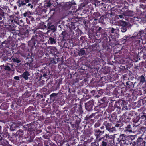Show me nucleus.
Returning <instances> with one entry per match:
<instances>
[{
  "label": "nucleus",
  "instance_id": "1",
  "mask_svg": "<svg viewBox=\"0 0 146 146\" xmlns=\"http://www.w3.org/2000/svg\"><path fill=\"white\" fill-rule=\"evenodd\" d=\"M117 23L118 25L122 27L126 26L127 25V23L123 20H119L117 21Z\"/></svg>",
  "mask_w": 146,
  "mask_h": 146
},
{
  "label": "nucleus",
  "instance_id": "2",
  "mask_svg": "<svg viewBox=\"0 0 146 146\" xmlns=\"http://www.w3.org/2000/svg\"><path fill=\"white\" fill-rule=\"evenodd\" d=\"M121 146H129V142L127 140H122L120 141Z\"/></svg>",
  "mask_w": 146,
  "mask_h": 146
},
{
  "label": "nucleus",
  "instance_id": "3",
  "mask_svg": "<svg viewBox=\"0 0 146 146\" xmlns=\"http://www.w3.org/2000/svg\"><path fill=\"white\" fill-rule=\"evenodd\" d=\"M29 75L28 72L27 71L25 72L22 75V77H23L26 80L28 79V76Z\"/></svg>",
  "mask_w": 146,
  "mask_h": 146
},
{
  "label": "nucleus",
  "instance_id": "4",
  "mask_svg": "<svg viewBox=\"0 0 146 146\" xmlns=\"http://www.w3.org/2000/svg\"><path fill=\"white\" fill-rule=\"evenodd\" d=\"M78 54L80 56H81L82 55L86 54L85 50L83 49H81L78 52Z\"/></svg>",
  "mask_w": 146,
  "mask_h": 146
},
{
  "label": "nucleus",
  "instance_id": "5",
  "mask_svg": "<svg viewBox=\"0 0 146 146\" xmlns=\"http://www.w3.org/2000/svg\"><path fill=\"white\" fill-rule=\"evenodd\" d=\"M12 60L13 62H16L17 63H19L21 62V61L18 59L17 57L12 58Z\"/></svg>",
  "mask_w": 146,
  "mask_h": 146
},
{
  "label": "nucleus",
  "instance_id": "6",
  "mask_svg": "<svg viewBox=\"0 0 146 146\" xmlns=\"http://www.w3.org/2000/svg\"><path fill=\"white\" fill-rule=\"evenodd\" d=\"M125 16V15L124 14H122L119 15H117L115 16V17L116 19H119V17L121 19L124 18Z\"/></svg>",
  "mask_w": 146,
  "mask_h": 146
},
{
  "label": "nucleus",
  "instance_id": "7",
  "mask_svg": "<svg viewBox=\"0 0 146 146\" xmlns=\"http://www.w3.org/2000/svg\"><path fill=\"white\" fill-rule=\"evenodd\" d=\"M140 79V82L142 83H143L145 81V77L143 76L142 75L139 77Z\"/></svg>",
  "mask_w": 146,
  "mask_h": 146
},
{
  "label": "nucleus",
  "instance_id": "8",
  "mask_svg": "<svg viewBox=\"0 0 146 146\" xmlns=\"http://www.w3.org/2000/svg\"><path fill=\"white\" fill-rule=\"evenodd\" d=\"M49 40L50 41V43L52 44L55 43L56 42L55 39L51 37L49 38Z\"/></svg>",
  "mask_w": 146,
  "mask_h": 146
},
{
  "label": "nucleus",
  "instance_id": "9",
  "mask_svg": "<svg viewBox=\"0 0 146 146\" xmlns=\"http://www.w3.org/2000/svg\"><path fill=\"white\" fill-rule=\"evenodd\" d=\"M48 28L51 29V30H53L54 32L55 31L56 29L54 25H52L51 26H50L48 27Z\"/></svg>",
  "mask_w": 146,
  "mask_h": 146
},
{
  "label": "nucleus",
  "instance_id": "10",
  "mask_svg": "<svg viewBox=\"0 0 146 146\" xmlns=\"http://www.w3.org/2000/svg\"><path fill=\"white\" fill-rule=\"evenodd\" d=\"M19 7H20L21 6V5L23 6V5H26L25 3H24V1H19Z\"/></svg>",
  "mask_w": 146,
  "mask_h": 146
},
{
  "label": "nucleus",
  "instance_id": "11",
  "mask_svg": "<svg viewBox=\"0 0 146 146\" xmlns=\"http://www.w3.org/2000/svg\"><path fill=\"white\" fill-rule=\"evenodd\" d=\"M127 28L126 27V26H123L121 28V31L122 32H125L127 30Z\"/></svg>",
  "mask_w": 146,
  "mask_h": 146
},
{
  "label": "nucleus",
  "instance_id": "12",
  "mask_svg": "<svg viewBox=\"0 0 146 146\" xmlns=\"http://www.w3.org/2000/svg\"><path fill=\"white\" fill-rule=\"evenodd\" d=\"M105 126L106 129L108 130V129L110 128V127H111V126L110 123H106V124H105Z\"/></svg>",
  "mask_w": 146,
  "mask_h": 146
},
{
  "label": "nucleus",
  "instance_id": "13",
  "mask_svg": "<svg viewBox=\"0 0 146 146\" xmlns=\"http://www.w3.org/2000/svg\"><path fill=\"white\" fill-rule=\"evenodd\" d=\"M110 132H113L115 131V128H110L107 130Z\"/></svg>",
  "mask_w": 146,
  "mask_h": 146
},
{
  "label": "nucleus",
  "instance_id": "14",
  "mask_svg": "<svg viewBox=\"0 0 146 146\" xmlns=\"http://www.w3.org/2000/svg\"><path fill=\"white\" fill-rule=\"evenodd\" d=\"M4 69L6 70H7L8 71H10L11 70V68L10 67L8 66H5V67L4 68Z\"/></svg>",
  "mask_w": 146,
  "mask_h": 146
},
{
  "label": "nucleus",
  "instance_id": "15",
  "mask_svg": "<svg viewBox=\"0 0 146 146\" xmlns=\"http://www.w3.org/2000/svg\"><path fill=\"white\" fill-rule=\"evenodd\" d=\"M140 145V146H145V142L144 141H142Z\"/></svg>",
  "mask_w": 146,
  "mask_h": 146
},
{
  "label": "nucleus",
  "instance_id": "16",
  "mask_svg": "<svg viewBox=\"0 0 146 146\" xmlns=\"http://www.w3.org/2000/svg\"><path fill=\"white\" fill-rule=\"evenodd\" d=\"M57 94L53 93L50 95V99L52 98V97L56 96Z\"/></svg>",
  "mask_w": 146,
  "mask_h": 146
},
{
  "label": "nucleus",
  "instance_id": "17",
  "mask_svg": "<svg viewBox=\"0 0 146 146\" xmlns=\"http://www.w3.org/2000/svg\"><path fill=\"white\" fill-rule=\"evenodd\" d=\"M107 142L105 141H102L101 144L103 146H106L107 145Z\"/></svg>",
  "mask_w": 146,
  "mask_h": 146
},
{
  "label": "nucleus",
  "instance_id": "18",
  "mask_svg": "<svg viewBox=\"0 0 146 146\" xmlns=\"http://www.w3.org/2000/svg\"><path fill=\"white\" fill-rule=\"evenodd\" d=\"M95 134L97 133H102V132L101 131L99 130H96V131H95Z\"/></svg>",
  "mask_w": 146,
  "mask_h": 146
},
{
  "label": "nucleus",
  "instance_id": "19",
  "mask_svg": "<svg viewBox=\"0 0 146 146\" xmlns=\"http://www.w3.org/2000/svg\"><path fill=\"white\" fill-rule=\"evenodd\" d=\"M96 135L97 137L98 138V137H100V135L101 134V133H96Z\"/></svg>",
  "mask_w": 146,
  "mask_h": 146
},
{
  "label": "nucleus",
  "instance_id": "20",
  "mask_svg": "<svg viewBox=\"0 0 146 146\" xmlns=\"http://www.w3.org/2000/svg\"><path fill=\"white\" fill-rule=\"evenodd\" d=\"M14 78L17 80H19V77L18 76H15Z\"/></svg>",
  "mask_w": 146,
  "mask_h": 146
},
{
  "label": "nucleus",
  "instance_id": "21",
  "mask_svg": "<svg viewBox=\"0 0 146 146\" xmlns=\"http://www.w3.org/2000/svg\"><path fill=\"white\" fill-rule=\"evenodd\" d=\"M27 12H26L24 13L23 15L24 16L26 17L27 16Z\"/></svg>",
  "mask_w": 146,
  "mask_h": 146
},
{
  "label": "nucleus",
  "instance_id": "22",
  "mask_svg": "<svg viewBox=\"0 0 146 146\" xmlns=\"http://www.w3.org/2000/svg\"><path fill=\"white\" fill-rule=\"evenodd\" d=\"M108 137V135L107 134H106L105 136L103 137V139H105V137H106V138Z\"/></svg>",
  "mask_w": 146,
  "mask_h": 146
},
{
  "label": "nucleus",
  "instance_id": "23",
  "mask_svg": "<svg viewBox=\"0 0 146 146\" xmlns=\"http://www.w3.org/2000/svg\"><path fill=\"white\" fill-rule=\"evenodd\" d=\"M114 30H115V29L113 28H112L111 29V32L112 33H113L114 31Z\"/></svg>",
  "mask_w": 146,
  "mask_h": 146
},
{
  "label": "nucleus",
  "instance_id": "24",
  "mask_svg": "<svg viewBox=\"0 0 146 146\" xmlns=\"http://www.w3.org/2000/svg\"><path fill=\"white\" fill-rule=\"evenodd\" d=\"M51 5V4L50 3H48L47 5V7H50Z\"/></svg>",
  "mask_w": 146,
  "mask_h": 146
},
{
  "label": "nucleus",
  "instance_id": "25",
  "mask_svg": "<svg viewBox=\"0 0 146 146\" xmlns=\"http://www.w3.org/2000/svg\"><path fill=\"white\" fill-rule=\"evenodd\" d=\"M25 1L26 3H28L29 1V0H25Z\"/></svg>",
  "mask_w": 146,
  "mask_h": 146
},
{
  "label": "nucleus",
  "instance_id": "26",
  "mask_svg": "<svg viewBox=\"0 0 146 146\" xmlns=\"http://www.w3.org/2000/svg\"><path fill=\"white\" fill-rule=\"evenodd\" d=\"M85 1L86 2H85V3H86V4H87L88 3V2H86V0H84V2H85Z\"/></svg>",
  "mask_w": 146,
  "mask_h": 146
},
{
  "label": "nucleus",
  "instance_id": "27",
  "mask_svg": "<svg viewBox=\"0 0 146 146\" xmlns=\"http://www.w3.org/2000/svg\"><path fill=\"white\" fill-rule=\"evenodd\" d=\"M46 76V74H43V76L44 77H45Z\"/></svg>",
  "mask_w": 146,
  "mask_h": 146
},
{
  "label": "nucleus",
  "instance_id": "28",
  "mask_svg": "<svg viewBox=\"0 0 146 146\" xmlns=\"http://www.w3.org/2000/svg\"><path fill=\"white\" fill-rule=\"evenodd\" d=\"M104 126H102L101 127V129H104Z\"/></svg>",
  "mask_w": 146,
  "mask_h": 146
},
{
  "label": "nucleus",
  "instance_id": "29",
  "mask_svg": "<svg viewBox=\"0 0 146 146\" xmlns=\"http://www.w3.org/2000/svg\"><path fill=\"white\" fill-rule=\"evenodd\" d=\"M30 5H31V4L30 3H29L28 4V6H30Z\"/></svg>",
  "mask_w": 146,
  "mask_h": 146
},
{
  "label": "nucleus",
  "instance_id": "30",
  "mask_svg": "<svg viewBox=\"0 0 146 146\" xmlns=\"http://www.w3.org/2000/svg\"><path fill=\"white\" fill-rule=\"evenodd\" d=\"M1 127L0 126V132L1 131Z\"/></svg>",
  "mask_w": 146,
  "mask_h": 146
},
{
  "label": "nucleus",
  "instance_id": "31",
  "mask_svg": "<svg viewBox=\"0 0 146 146\" xmlns=\"http://www.w3.org/2000/svg\"><path fill=\"white\" fill-rule=\"evenodd\" d=\"M126 85H129V84H128V83L127 82H126Z\"/></svg>",
  "mask_w": 146,
  "mask_h": 146
},
{
  "label": "nucleus",
  "instance_id": "32",
  "mask_svg": "<svg viewBox=\"0 0 146 146\" xmlns=\"http://www.w3.org/2000/svg\"><path fill=\"white\" fill-rule=\"evenodd\" d=\"M33 5H31V8H32L33 7Z\"/></svg>",
  "mask_w": 146,
  "mask_h": 146
},
{
  "label": "nucleus",
  "instance_id": "33",
  "mask_svg": "<svg viewBox=\"0 0 146 146\" xmlns=\"http://www.w3.org/2000/svg\"><path fill=\"white\" fill-rule=\"evenodd\" d=\"M104 133V131H103L102 132V133H101V134H102Z\"/></svg>",
  "mask_w": 146,
  "mask_h": 146
},
{
  "label": "nucleus",
  "instance_id": "34",
  "mask_svg": "<svg viewBox=\"0 0 146 146\" xmlns=\"http://www.w3.org/2000/svg\"><path fill=\"white\" fill-rule=\"evenodd\" d=\"M144 116L145 117V118H146V116H145V115H144Z\"/></svg>",
  "mask_w": 146,
  "mask_h": 146
},
{
  "label": "nucleus",
  "instance_id": "35",
  "mask_svg": "<svg viewBox=\"0 0 146 146\" xmlns=\"http://www.w3.org/2000/svg\"><path fill=\"white\" fill-rule=\"evenodd\" d=\"M11 65L12 66H13V65L12 64H11Z\"/></svg>",
  "mask_w": 146,
  "mask_h": 146
}]
</instances>
